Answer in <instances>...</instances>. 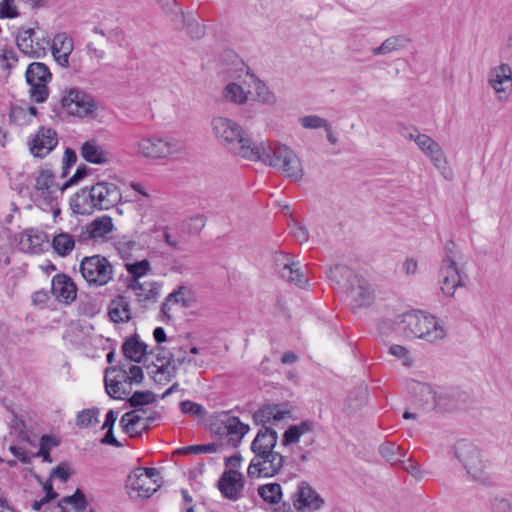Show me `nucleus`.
<instances>
[{"instance_id": "nucleus-64", "label": "nucleus", "mask_w": 512, "mask_h": 512, "mask_svg": "<svg viewBox=\"0 0 512 512\" xmlns=\"http://www.w3.org/2000/svg\"><path fill=\"white\" fill-rule=\"evenodd\" d=\"M186 26L189 35L194 39H200L205 34V27L196 20H189Z\"/></svg>"}, {"instance_id": "nucleus-61", "label": "nucleus", "mask_w": 512, "mask_h": 512, "mask_svg": "<svg viewBox=\"0 0 512 512\" xmlns=\"http://www.w3.org/2000/svg\"><path fill=\"white\" fill-rule=\"evenodd\" d=\"M88 172H89V168L86 165H80L77 168L74 175L60 187V191L63 192L69 186L78 183L85 176H87Z\"/></svg>"}, {"instance_id": "nucleus-12", "label": "nucleus", "mask_w": 512, "mask_h": 512, "mask_svg": "<svg viewBox=\"0 0 512 512\" xmlns=\"http://www.w3.org/2000/svg\"><path fill=\"white\" fill-rule=\"evenodd\" d=\"M158 476L156 468H136L129 474L126 484L130 497L144 499L152 496L160 488Z\"/></svg>"}, {"instance_id": "nucleus-55", "label": "nucleus", "mask_w": 512, "mask_h": 512, "mask_svg": "<svg viewBox=\"0 0 512 512\" xmlns=\"http://www.w3.org/2000/svg\"><path fill=\"white\" fill-rule=\"evenodd\" d=\"M61 501L72 504L77 512H83L87 505L85 495L80 489H77L73 495L62 498Z\"/></svg>"}, {"instance_id": "nucleus-6", "label": "nucleus", "mask_w": 512, "mask_h": 512, "mask_svg": "<svg viewBox=\"0 0 512 512\" xmlns=\"http://www.w3.org/2000/svg\"><path fill=\"white\" fill-rule=\"evenodd\" d=\"M402 323L407 334L430 343H438L447 335L444 325L435 316L424 312L406 313L403 315Z\"/></svg>"}, {"instance_id": "nucleus-54", "label": "nucleus", "mask_w": 512, "mask_h": 512, "mask_svg": "<svg viewBox=\"0 0 512 512\" xmlns=\"http://www.w3.org/2000/svg\"><path fill=\"white\" fill-rule=\"evenodd\" d=\"M301 125L304 128L316 129L324 128L326 131H330V124L326 119H323L316 115L304 116L300 119Z\"/></svg>"}, {"instance_id": "nucleus-50", "label": "nucleus", "mask_w": 512, "mask_h": 512, "mask_svg": "<svg viewBox=\"0 0 512 512\" xmlns=\"http://www.w3.org/2000/svg\"><path fill=\"white\" fill-rule=\"evenodd\" d=\"M206 225V218L203 215H196L189 218L182 225V231L189 236L198 235Z\"/></svg>"}, {"instance_id": "nucleus-45", "label": "nucleus", "mask_w": 512, "mask_h": 512, "mask_svg": "<svg viewBox=\"0 0 512 512\" xmlns=\"http://www.w3.org/2000/svg\"><path fill=\"white\" fill-rule=\"evenodd\" d=\"M381 456L391 465L401 462L405 456V451L393 442H385L379 447Z\"/></svg>"}, {"instance_id": "nucleus-9", "label": "nucleus", "mask_w": 512, "mask_h": 512, "mask_svg": "<svg viewBox=\"0 0 512 512\" xmlns=\"http://www.w3.org/2000/svg\"><path fill=\"white\" fill-rule=\"evenodd\" d=\"M59 103L61 108L71 116L79 118H95L97 102L94 97L76 87L65 88L61 91Z\"/></svg>"}, {"instance_id": "nucleus-39", "label": "nucleus", "mask_w": 512, "mask_h": 512, "mask_svg": "<svg viewBox=\"0 0 512 512\" xmlns=\"http://www.w3.org/2000/svg\"><path fill=\"white\" fill-rule=\"evenodd\" d=\"M52 247L59 256H68L75 248V239L71 233L60 232L53 237Z\"/></svg>"}, {"instance_id": "nucleus-33", "label": "nucleus", "mask_w": 512, "mask_h": 512, "mask_svg": "<svg viewBox=\"0 0 512 512\" xmlns=\"http://www.w3.org/2000/svg\"><path fill=\"white\" fill-rule=\"evenodd\" d=\"M70 208L76 214L90 215L96 209L90 188H83L70 199Z\"/></svg>"}, {"instance_id": "nucleus-44", "label": "nucleus", "mask_w": 512, "mask_h": 512, "mask_svg": "<svg viewBox=\"0 0 512 512\" xmlns=\"http://www.w3.org/2000/svg\"><path fill=\"white\" fill-rule=\"evenodd\" d=\"M249 95L250 91H245L241 85L235 82L227 84L223 90L224 98L238 105L245 104Z\"/></svg>"}, {"instance_id": "nucleus-37", "label": "nucleus", "mask_w": 512, "mask_h": 512, "mask_svg": "<svg viewBox=\"0 0 512 512\" xmlns=\"http://www.w3.org/2000/svg\"><path fill=\"white\" fill-rule=\"evenodd\" d=\"M82 157L93 164L108 162V154L96 143L95 140L86 141L81 147Z\"/></svg>"}, {"instance_id": "nucleus-22", "label": "nucleus", "mask_w": 512, "mask_h": 512, "mask_svg": "<svg viewBox=\"0 0 512 512\" xmlns=\"http://www.w3.org/2000/svg\"><path fill=\"white\" fill-rule=\"evenodd\" d=\"M28 144L33 156L44 158L57 146V133L52 128L42 126Z\"/></svg>"}, {"instance_id": "nucleus-40", "label": "nucleus", "mask_w": 512, "mask_h": 512, "mask_svg": "<svg viewBox=\"0 0 512 512\" xmlns=\"http://www.w3.org/2000/svg\"><path fill=\"white\" fill-rule=\"evenodd\" d=\"M258 495L268 504L281 505L282 488L278 483H268L257 488Z\"/></svg>"}, {"instance_id": "nucleus-60", "label": "nucleus", "mask_w": 512, "mask_h": 512, "mask_svg": "<svg viewBox=\"0 0 512 512\" xmlns=\"http://www.w3.org/2000/svg\"><path fill=\"white\" fill-rule=\"evenodd\" d=\"M9 117L12 122L18 125H23L30 122V119H27L26 108L20 106H13L10 110Z\"/></svg>"}, {"instance_id": "nucleus-26", "label": "nucleus", "mask_w": 512, "mask_h": 512, "mask_svg": "<svg viewBox=\"0 0 512 512\" xmlns=\"http://www.w3.org/2000/svg\"><path fill=\"white\" fill-rule=\"evenodd\" d=\"M51 293L57 301L70 304L77 297V286L70 276L59 273L52 278Z\"/></svg>"}, {"instance_id": "nucleus-11", "label": "nucleus", "mask_w": 512, "mask_h": 512, "mask_svg": "<svg viewBox=\"0 0 512 512\" xmlns=\"http://www.w3.org/2000/svg\"><path fill=\"white\" fill-rule=\"evenodd\" d=\"M292 504L282 502L275 512H292L294 508L296 512H316L324 506L323 498L316 490L306 481L298 483L296 491L291 496Z\"/></svg>"}, {"instance_id": "nucleus-46", "label": "nucleus", "mask_w": 512, "mask_h": 512, "mask_svg": "<svg viewBox=\"0 0 512 512\" xmlns=\"http://www.w3.org/2000/svg\"><path fill=\"white\" fill-rule=\"evenodd\" d=\"M91 233L94 239L103 238L114 228L111 217L103 216L93 220L90 224Z\"/></svg>"}, {"instance_id": "nucleus-3", "label": "nucleus", "mask_w": 512, "mask_h": 512, "mask_svg": "<svg viewBox=\"0 0 512 512\" xmlns=\"http://www.w3.org/2000/svg\"><path fill=\"white\" fill-rule=\"evenodd\" d=\"M316 439V423L307 419L290 425L282 435L281 445L291 451L294 459L304 463L309 460Z\"/></svg>"}, {"instance_id": "nucleus-42", "label": "nucleus", "mask_w": 512, "mask_h": 512, "mask_svg": "<svg viewBox=\"0 0 512 512\" xmlns=\"http://www.w3.org/2000/svg\"><path fill=\"white\" fill-rule=\"evenodd\" d=\"M407 44V39L403 36H392L382 42L379 47L372 49V54L375 56L387 55L395 51L403 49Z\"/></svg>"}, {"instance_id": "nucleus-36", "label": "nucleus", "mask_w": 512, "mask_h": 512, "mask_svg": "<svg viewBox=\"0 0 512 512\" xmlns=\"http://www.w3.org/2000/svg\"><path fill=\"white\" fill-rule=\"evenodd\" d=\"M140 412H144V410L136 409L134 411L127 412L120 420L124 432L129 434L131 437L140 435L141 432L146 429V424L139 427L140 423L143 421V416Z\"/></svg>"}, {"instance_id": "nucleus-19", "label": "nucleus", "mask_w": 512, "mask_h": 512, "mask_svg": "<svg viewBox=\"0 0 512 512\" xmlns=\"http://www.w3.org/2000/svg\"><path fill=\"white\" fill-rule=\"evenodd\" d=\"M91 191L97 210H108L117 205L122 198L119 187L107 181L92 185Z\"/></svg>"}, {"instance_id": "nucleus-8", "label": "nucleus", "mask_w": 512, "mask_h": 512, "mask_svg": "<svg viewBox=\"0 0 512 512\" xmlns=\"http://www.w3.org/2000/svg\"><path fill=\"white\" fill-rule=\"evenodd\" d=\"M449 453L458 460L473 480L485 482L488 479L481 453L473 443L459 440L450 447Z\"/></svg>"}, {"instance_id": "nucleus-34", "label": "nucleus", "mask_w": 512, "mask_h": 512, "mask_svg": "<svg viewBox=\"0 0 512 512\" xmlns=\"http://www.w3.org/2000/svg\"><path fill=\"white\" fill-rule=\"evenodd\" d=\"M108 315L114 323L128 322L132 318V315L127 298L123 295H118L111 300L108 307Z\"/></svg>"}, {"instance_id": "nucleus-59", "label": "nucleus", "mask_w": 512, "mask_h": 512, "mask_svg": "<svg viewBox=\"0 0 512 512\" xmlns=\"http://www.w3.org/2000/svg\"><path fill=\"white\" fill-rule=\"evenodd\" d=\"M71 235H73V238L75 239V244H85L94 239L89 224L84 225L81 228L73 229Z\"/></svg>"}, {"instance_id": "nucleus-27", "label": "nucleus", "mask_w": 512, "mask_h": 512, "mask_svg": "<svg viewBox=\"0 0 512 512\" xmlns=\"http://www.w3.org/2000/svg\"><path fill=\"white\" fill-rule=\"evenodd\" d=\"M217 486L225 498L236 501L244 487L243 476L239 471L230 469L222 474Z\"/></svg>"}, {"instance_id": "nucleus-28", "label": "nucleus", "mask_w": 512, "mask_h": 512, "mask_svg": "<svg viewBox=\"0 0 512 512\" xmlns=\"http://www.w3.org/2000/svg\"><path fill=\"white\" fill-rule=\"evenodd\" d=\"M291 417V410L283 405H263L253 414V421L256 425L268 427V424H275Z\"/></svg>"}, {"instance_id": "nucleus-23", "label": "nucleus", "mask_w": 512, "mask_h": 512, "mask_svg": "<svg viewBox=\"0 0 512 512\" xmlns=\"http://www.w3.org/2000/svg\"><path fill=\"white\" fill-rule=\"evenodd\" d=\"M143 380V369L137 365L113 366L106 369L104 384H140Z\"/></svg>"}, {"instance_id": "nucleus-62", "label": "nucleus", "mask_w": 512, "mask_h": 512, "mask_svg": "<svg viewBox=\"0 0 512 512\" xmlns=\"http://www.w3.org/2000/svg\"><path fill=\"white\" fill-rule=\"evenodd\" d=\"M0 57L3 61H6L4 68L11 69L18 62L17 53L13 48H4L0 50Z\"/></svg>"}, {"instance_id": "nucleus-30", "label": "nucleus", "mask_w": 512, "mask_h": 512, "mask_svg": "<svg viewBox=\"0 0 512 512\" xmlns=\"http://www.w3.org/2000/svg\"><path fill=\"white\" fill-rule=\"evenodd\" d=\"M46 240L47 235L43 231L31 228L19 234L18 245L24 252L38 254L43 251Z\"/></svg>"}, {"instance_id": "nucleus-41", "label": "nucleus", "mask_w": 512, "mask_h": 512, "mask_svg": "<svg viewBox=\"0 0 512 512\" xmlns=\"http://www.w3.org/2000/svg\"><path fill=\"white\" fill-rule=\"evenodd\" d=\"M251 77L254 79L256 100L264 105H275L277 103L276 94L271 91L268 86L254 74H251Z\"/></svg>"}, {"instance_id": "nucleus-13", "label": "nucleus", "mask_w": 512, "mask_h": 512, "mask_svg": "<svg viewBox=\"0 0 512 512\" xmlns=\"http://www.w3.org/2000/svg\"><path fill=\"white\" fill-rule=\"evenodd\" d=\"M253 458L247 468V475L250 478H269L280 473L286 457L273 450L253 454Z\"/></svg>"}, {"instance_id": "nucleus-51", "label": "nucleus", "mask_w": 512, "mask_h": 512, "mask_svg": "<svg viewBox=\"0 0 512 512\" xmlns=\"http://www.w3.org/2000/svg\"><path fill=\"white\" fill-rule=\"evenodd\" d=\"M157 396L152 391H136L128 399L131 407H140L148 404H152L156 401Z\"/></svg>"}, {"instance_id": "nucleus-31", "label": "nucleus", "mask_w": 512, "mask_h": 512, "mask_svg": "<svg viewBox=\"0 0 512 512\" xmlns=\"http://www.w3.org/2000/svg\"><path fill=\"white\" fill-rule=\"evenodd\" d=\"M278 442V433L271 427H261L253 441L251 442V452L253 454L268 452L273 450Z\"/></svg>"}, {"instance_id": "nucleus-56", "label": "nucleus", "mask_w": 512, "mask_h": 512, "mask_svg": "<svg viewBox=\"0 0 512 512\" xmlns=\"http://www.w3.org/2000/svg\"><path fill=\"white\" fill-rule=\"evenodd\" d=\"M11 429L17 434L18 438L21 441L31 443L30 437L26 431L25 422L21 418H19L15 413H13L12 415Z\"/></svg>"}, {"instance_id": "nucleus-14", "label": "nucleus", "mask_w": 512, "mask_h": 512, "mask_svg": "<svg viewBox=\"0 0 512 512\" xmlns=\"http://www.w3.org/2000/svg\"><path fill=\"white\" fill-rule=\"evenodd\" d=\"M25 78L30 86V98L36 103H43L49 97L48 83L52 80L49 67L42 62H33L28 65Z\"/></svg>"}, {"instance_id": "nucleus-16", "label": "nucleus", "mask_w": 512, "mask_h": 512, "mask_svg": "<svg viewBox=\"0 0 512 512\" xmlns=\"http://www.w3.org/2000/svg\"><path fill=\"white\" fill-rule=\"evenodd\" d=\"M416 145L445 179H452L453 174L448 167L447 157L437 141L428 135H418Z\"/></svg>"}, {"instance_id": "nucleus-21", "label": "nucleus", "mask_w": 512, "mask_h": 512, "mask_svg": "<svg viewBox=\"0 0 512 512\" xmlns=\"http://www.w3.org/2000/svg\"><path fill=\"white\" fill-rule=\"evenodd\" d=\"M488 83L497 94L499 101L508 99L512 92V69L509 64L502 63L489 73Z\"/></svg>"}, {"instance_id": "nucleus-35", "label": "nucleus", "mask_w": 512, "mask_h": 512, "mask_svg": "<svg viewBox=\"0 0 512 512\" xmlns=\"http://www.w3.org/2000/svg\"><path fill=\"white\" fill-rule=\"evenodd\" d=\"M223 430L229 436V441L232 445L238 446L249 432L250 427L244 424L238 417L230 416L223 421Z\"/></svg>"}, {"instance_id": "nucleus-25", "label": "nucleus", "mask_w": 512, "mask_h": 512, "mask_svg": "<svg viewBox=\"0 0 512 512\" xmlns=\"http://www.w3.org/2000/svg\"><path fill=\"white\" fill-rule=\"evenodd\" d=\"M55 62L62 68L70 66V55L74 50L73 39L65 32L57 33L50 39L49 47Z\"/></svg>"}, {"instance_id": "nucleus-15", "label": "nucleus", "mask_w": 512, "mask_h": 512, "mask_svg": "<svg viewBox=\"0 0 512 512\" xmlns=\"http://www.w3.org/2000/svg\"><path fill=\"white\" fill-rule=\"evenodd\" d=\"M18 49L30 58H43L47 54L50 45V37L47 33L38 35L33 28L20 29L16 36Z\"/></svg>"}, {"instance_id": "nucleus-10", "label": "nucleus", "mask_w": 512, "mask_h": 512, "mask_svg": "<svg viewBox=\"0 0 512 512\" xmlns=\"http://www.w3.org/2000/svg\"><path fill=\"white\" fill-rule=\"evenodd\" d=\"M79 270L90 287H102L114 277L113 265L106 257L99 254L84 257L80 262Z\"/></svg>"}, {"instance_id": "nucleus-48", "label": "nucleus", "mask_w": 512, "mask_h": 512, "mask_svg": "<svg viewBox=\"0 0 512 512\" xmlns=\"http://www.w3.org/2000/svg\"><path fill=\"white\" fill-rule=\"evenodd\" d=\"M162 237L164 242L176 251H184L186 238L184 233L174 232L172 228L165 226L162 228Z\"/></svg>"}, {"instance_id": "nucleus-7", "label": "nucleus", "mask_w": 512, "mask_h": 512, "mask_svg": "<svg viewBox=\"0 0 512 512\" xmlns=\"http://www.w3.org/2000/svg\"><path fill=\"white\" fill-rule=\"evenodd\" d=\"M414 393V403L425 410H448L451 411L458 406L455 391L452 386H417Z\"/></svg>"}, {"instance_id": "nucleus-2", "label": "nucleus", "mask_w": 512, "mask_h": 512, "mask_svg": "<svg viewBox=\"0 0 512 512\" xmlns=\"http://www.w3.org/2000/svg\"><path fill=\"white\" fill-rule=\"evenodd\" d=\"M211 128L219 143L230 153L248 161L254 157L258 143L235 120L217 116L212 118Z\"/></svg>"}, {"instance_id": "nucleus-47", "label": "nucleus", "mask_w": 512, "mask_h": 512, "mask_svg": "<svg viewBox=\"0 0 512 512\" xmlns=\"http://www.w3.org/2000/svg\"><path fill=\"white\" fill-rule=\"evenodd\" d=\"M166 298L168 302L180 304L184 308L191 307L194 302L192 292L183 285L171 292Z\"/></svg>"}, {"instance_id": "nucleus-5", "label": "nucleus", "mask_w": 512, "mask_h": 512, "mask_svg": "<svg viewBox=\"0 0 512 512\" xmlns=\"http://www.w3.org/2000/svg\"><path fill=\"white\" fill-rule=\"evenodd\" d=\"M184 148L183 141L172 136H142L132 144V149L137 156L153 160L177 156L183 152Z\"/></svg>"}, {"instance_id": "nucleus-20", "label": "nucleus", "mask_w": 512, "mask_h": 512, "mask_svg": "<svg viewBox=\"0 0 512 512\" xmlns=\"http://www.w3.org/2000/svg\"><path fill=\"white\" fill-rule=\"evenodd\" d=\"M275 264L282 279L300 288L307 286L308 278L301 271L300 262L292 261L288 254L279 253L275 257Z\"/></svg>"}, {"instance_id": "nucleus-17", "label": "nucleus", "mask_w": 512, "mask_h": 512, "mask_svg": "<svg viewBox=\"0 0 512 512\" xmlns=\"http://www.w3.org/2000/svg\"><path fill=\"white\" fill-rule=\"evenodd\" d=\"M155 351L156 362H152V365H148L146 368L148 374L156 383L171 381L175 375L176 362L183 364L191 361V359H187L185 356L181 357L175 353L172 354L170 358L166 359L164 356H161L163 351L161 347L156 348Z\"/></svg>"}, {"instance_id": "nucleus-63", "label": "nucleus", "mask_w": 512, "mask_h": 512, "mask_svg": "<svg viewBox=\"0 0 512 512\" xmlns=\"http://www.w3.org/2000/svg\"><path fill=\"white\" fill-rule=\"evenodd\" d=\"M140 249V244L134 240L123 239L118 242V250L123 257L129 256L130 252Z\"/></svg>"}, {"instance_id": "nucleus-24", "label": "nucleus", "mask_w": 512, "mask_h": 512, "mask_svg": "<svg viewBox=\"0 0 512 512\" xmlns=\"http://www.w3.org/2000/svg\"><path fill=\"white\" fill-rule=\"evenodd\" d=\"M347 290L352 308L368 307L372 304L374 295L370 284L358 275L349 283Z\"/></svg>"}, {"instance_id": "nucleus-49", "label": "nucleus", "mask_w": 512, "mask_h": 512, "mask_svg": "<svg viewBox=\"0 0 512 512\" xmlns=\"http://www.w3.org/2000/svg\"><path fill=\"white\" fill-rule=\"evenodd\" d=\"M125 268L128 273L131 275L130 280L139 281V279L151 270V264L147 259H143L141 261H137L134 263H126Z\"/></svg>"}, {"instance_id": "nucleus-32", "label": "nucleus", "mask_w": 512, "mask_h": 512, "mask_svg": "<svg viewBox=\"0 0 512 512\" xmlns=\"http://www.w3.org/2000/svg\"><path fill=\"white\" fill-rule=\"evenodd\" d=\"M147 348L148 346L139 339L137 334L126 338L122 344V352L124 356L137 363L148 360Z\"/></svg>"}, {"instance_id": "nucleus-29", "label": "nucleus", "mask_w": 512, "mask_h": 512, "mask_svg": "<svg viewBox=\"0 0 512 512\" xmlns=\"http://www.w3.org/2000/svg\"><path fill=\"white\" fill-rule=\"evenodd\" d=\"M127 288L134 292L136 300L145 308L155 303L160 295V286L154 281L141 283L136 280H129Z\"/></svg>"}, {"instance_id": "nucleus-18", "label": "nucleus", "mask_w": 512, "mask_h": 512, "mask_svg": "<svg viewBox=\"0 0 512 512\" xmlns=\"http://www.w3.org/2000/svg\"><path fill=\"white\" fill-rule=\"evenodd\" d=\"M35 184L31 197L38 205L51 206L55 201L54 193L60 190L54 182V174L49 169H41L34 174Z\"/></svg>"}, {"instance_id": "nucleus-52", "label": "nucleus", "mask_w": 512, "mask_h": 512, "mask_svg": "<svg viewBox=\"0 0 512 512\" xmlns=\"http://www.w3.org/2000/svg\"><path fill=\"white\" fill-rule=\"evenodd\" d=\"M156 2L167 15L171 16L172 19L179 17L182 22L186 21L184 13L176 0H156Z\"/></svg>"}, {"instance_id": "nucleus-57", "label": "nucleus", "mask_w": 512, "mask_h": 512, "mask_svg": "<svg viewBox=\"0 0 512 512\" xmlns=\"http://www.w3.org/2000/svg\"><path fill=\"white\" fill-rule=\"evenodd\" d=\"M389 353L393 355L394 357L398 358L402 361L403 365L405 366H411L413 363V359L410 355L409 350L401 345H392L389 348Z\"/></svg>"}, {"instance_id": "nucleus-38", "label": "nucleus", "mask_w": 512, "mask_h": 512, "mask_svg": "<svg viewBox=\"0 0 512 512\" xmlns=\"http://www.w3.org/2000/svg\"><path fill=\"white\" fill-rule=\"evenodd\" d=\"M368 401V390L366 386H354L346 398V409L352 413L361 409Z\"/></svg>"}, {"instance_id": "nucleus-4", "label": "nucleus", "mask_w": 512, "mask_h": 512, "mask_svg": "<svg viewBox=\"0 0 512 512\" xmlns=\"http://www.w3.org/2000/svg\"><path fill=\"white\" fill-rule=\"evenodd\" d=\"M464 265L461 250L454 241H447L444 245V256L439 268L440 288L445 296L453 297L456 289L463 286L461 270Z\"/></svg>"}, {"instance_id": "nucleus-1", "label": "nucleus", "mask_w": 512, "mask_h": 512, "mask_svg": "<svg viewBox=\"0 0 512 512\" xmlns=\"http://www.w3.org/2000/svg\"><path fill=\"white\" fill-rule=\"evenodd\" d=\"M249 161L261 162L293 182L301 181L305 174L302 161L295 151L279 142L258 143L254 157Z\"/></svg>"}, {"instance_id": "nucleus-58", "label": "nucleus", "mask_w": 512, "mask_h": 512, "mask_svg": "<svg viewBox=\"0 0 512 512\" xmlns=\"http://www.w3.org/2000/svg\"><path fill=\"white\" fill-rule=\"evenodd\" d=\"M180 410L185 415H191L195 417H203L205 414V410L202 405L185 400L180 403Z\"/></svg>"}, {"instance_id": "nucleus-43", "label": "nucleus", "mask_w": 512, "mask_h": 512, "mask_svg": "<svg viewBox=\"0 0 512 512\" xmlns=\"http://www.w3.org/2000/svg\"><path fill=\"white\" fill-rule=\"evenodd\" d=\"M328 276L337 284L347 288L349 283L353 280V278L357 276V274L354 273V271L349 267L342 264H337L333 267H330Z\"/></svg>"}, {"instance_id": "nucleus-53", "label": "nucleus", "mask_w": 512, "mask_h": 512, "mask_svg": "<svg viewBox=\"0 0 512 512\" xmlns=\"http://www.w3.org/2000/svg\"><path fill=\"white\" fill-rule=\"evenodd\" d=\"M98 415V409L83 410L77 415V425L81 428L89 427L98 422Z\"/></svg>"}]
</instances>
